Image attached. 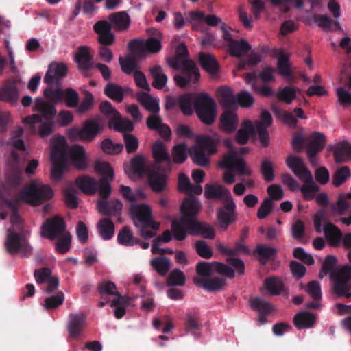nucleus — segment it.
<instances>
[{
	"instance_id": "052dcab7",
	"label": "nucleus",
	"mask_w": 351,
	"mask_h": 351,
	"mask_svg": "<svg viewBox=\"0 0 351 351\" xmlns=\"http://www.w3.org/2000/svg\"><path fill=\"white\" fill-rule=\"evenodd\" d=\"M271 110L286 125L295 126L298 122L297 119L291 112L287 111H281L276 106H272Z\"/></svg>"
},
{
	"instance_id": "7ed1b4c3",
	"label": "nucleus",
	"mask_w": 351,
	"mask_h": 351,
	"mask_svg": "<svg viewBox=\"0 0 351 351\" xmlns=\"http://www.w3.org/2000/svg\"><path fill=\"white\" fill-rule=\"evenodd\" d=\"M33 109L38 114L25 117L23 123L34 132L36 131V125L39 124L38 133L40 136L43 138L49 136L53 130V119L57 114L55 106L38 97L34 101Z\"/></svg>"
},
{
	"instance_id": "ea45409f",
	"label": "nucleus",
	"mask_w": 351,
	"mask_h": 351,
	"mask_svg": "<svg viewBox=\"0 0 351 351\" xmlns=\"http://www.w3.org/2000/svg\"><path fill=\"white\" fill-rule=\"evenodd\" d=\"M199 62L202 67L210 75L214 76L218 71L219 66L215 58L209 53H200Z\"/></svg>"
},
{
	"instance_id": "69168bd1",
	"label": "nucleus",
	"mask_w": 351,
	"mask_h": 351,
	"mask_svg": "<svg viewBox=\"0 0 351 351\" xmlns=\"http://www.w3.org/2000/svg\"><path fill=\"white\" fill-rule=\"evenodd\" d=\"M44 95L55 105L63 100L64 90L60 88L48 87L44 90Z\"/></svg>"
},
{
	"instance_id": "774afa93",
	"label": "nucleus",
	"mask_w": 351,
	"mask_h": 351,
	"mask_svg": "<svg viewBox=\"0 0 351 351\" xmlns=\"http://www.w3.org/2000/svg\"><path fill=\"white\" fill-rule=\"evenodd\" d=\"M64 300V295L62 292H58L54 295L45 298L43 307L47 309L56 308L60 306Z\"/></svg>"
},
{
	"instance_id": "412c9836",
	"label": "nucleus",
	"mask_w": 351,
	"mask_h": 351,
	"mask_svg": "<svg viewBox=\"0 0 351 351\" xmlns=\"http://www.w3.org/2000/svg\"><path fill=\"white\" fill-rule=\"evenodd\" d=\"M239 123V118L236 108L224 109L220 116L219 128L221 130L231 133L236 130Z\"/></svg>"
},
{
	"instance_id": "1a4fd4ad",
	"label": "nucleus",
	"mask_w": 351,
	"mask_h": 351,
	"mask_svg": "<svg viewBox=\"0 0 351 351\" xmlns=\"http://www.w3.org/2000/svg\"><path fill=\"white\" fill-rule=\"evenodd\" d=\"M101 299L98 303L99 307L104 306L110 302L112 307L114 308V315L117 318H121L125 313L126 302L120 295L117 290L116 285L112 282L104 281L99 287Z\"/></svg>"
},
{
	"instance_id": "c85d7f7f",
	"label": "nucleus",
	"mask_w": 351,
	"mask_h": 351,
	"mask_svg": "<svg viewBox=\"0 0 351 351\" xmlns=\"http://www.w3.org/2000/svg\"><path fill=\"white\" fill-rule=\"evenodd\" d=\"M34 277L38 283H46L47 288L46 292L50 293L56 290L59 286V282L56 276H51V270L47 268L38 269L34 271Z\"/></svg>"
},
{
	"instance_id": "c756f323",
	"label": "nucleus",
	"mask_w": 351,
	"mask_h": 351,
	"mask_svg": "<svg viewBox=\"0 0 351 351\" xmlns=\"http://www.w3.org/2000/svg\"><path fill=\"white\" fill-rule=\"evenodd\" d=\"M75 59L81 70L87 71L93 66V56L90 47L87 46H82L77 49Z\"/></svg>"
},
{
	"instance_id": "5701e85b",
	"label": "nucleus",
	"mask_w": 351,
	"mask_h": 351,
	"mask_svg": "<svg viewBox=\"0 0 351 351\" xmlns=\"http://www.w3.org/2000/svg\"><path fill=\"white\" fill-rule=\"evenodd\" d=\"M289 58V54L287 52L282 49H279L276 68L278 73L285 80L292 81L293 80V70Z\"/></svg>"
},
{
	"instance_id": "bb28decb",
	"label": "nucleus",
	"mask_w": 351,
	"mask_h": 351,
	"mask_svg": "<svg viewBox=\"0 0 351 351\" xmlns=\"http://www.w3.org/2000/svg\"><path fill=\"white\" fill-rule=\"evenodd\" d=\"M287 167L300 180L311 178V173L300 157L291 155L286 160Z\"/></svg>"
},
{
	"instance_id": "13d9d810",
	"label": "nucleus",
	"mask_w": 351,
	"mask_h": 351,
	"mask_svg": "<svg viewBox=\"0 0 351 351\" xmlns=\"http://www.w3.org/2000/svg\"><path fill=\"white\" fill-rule=\"evenodd\" d=\"M117 239L120 244L132 246L138 243V239L133 237L132 232L128 228H123L118 234Z\"/></svg>"
},
{
	"instance_id": "4d7b16f0",
	"label": "nucleus",
	"mask_w": 351,
	"mask_h": 351,
	"mask_svg": "<svg viewBox=\"0 0 351 351\" xmlns=\"http://www.w3.org/2000/svg\"><path fill=\"white\" fill-rule=\"evenodd\" d=\"M150 264L158 274L162 276L167 274L171 265L169 259L165 257L153 258Z\"/></svg>"
},
{
	"instance_id": "a19ab883",
	"label": "nucleus",
	"mask_w": 351,
	"mask_h": 351,
	"mask_svg": "<svg viewBox=\"0 0 351 351\" xmlns=\"http://www.w3.org/2000/svg\"><path fill=\"white\" fill-rule=\"evenodd\" d=\"M228 51L232 56L239 58L248 55L251 51V47L246 40H240L231 42Z\"/></svg>"
},
{
	"instance_id": "aec40b11",
	"label": "nucleus",
	"mask_w": 351,
	"mask_h": 351,
	"mask_svg": "<svg viewBox=\"0 0 351 351\" xmlns=\"http://www.w3.org/2000/svg\"><path fill=\"white\" fill-rule=\"evenodd\" d=\"M257 131L258 130L255 122L245 119L242 121L240 128L236 133V141L239 144H245L249 140L256 137Z\"/></svg>"
},
{
	"instance_id": "9d476101",
	"label": "nucleus",
	"mask_w": 351,
	"mask_h": 351,
	"mask_svg": "<svg viewBox=\"0 0 351 351\" xmlns=\"http://www.w3.org/2000/svg\"><path fill=\"white\" fill-rule=\"evenodd\" d=\"M103 130L101 119L96 117L86 120L82 128L73 127L67 130L69 138L73 141L90 142Z\"/></svg>"
},
{
	"instance_id": "473e14b6",
	"label": "nucleus",
	"mask_w": 351,
	"mask_h": 351,
	"mask_svg": "<svg viewBox=\"0 0 351 351\" xmlns=\"http://www.w3.org/2000/svg\"><path fill=\"white\" fill-rule=\"evenodd\" d=\"M110 25L116 31L127 30L130 25V17L125 12L112 14L109 17Z\"/></svg>"
},
{
	"instance_id": "39448f33",
	"label": "nucleus",
	"mask_w": 351,
	"mask_h": 351,
	"mask_svg": "<svg viewBox=\"0 0 351 351\" xmlns=\"http://www.w3.org/2000/svg\"><path fill=\"white\" fill-rule=\"evenodd\" d=\"M202 205L200 202L193 197L184 199L180 206L181 218L173 220L171 223V232L174 238L182 241L186 237V222L197 220L196 215L200 212Z\"/></svg>"
},
{
	"instance_id": "3c124183",
	"label": "nucleus",
	"mask_w": 351,
	"mask_h": 351,
	"mask_svg": "<svg viewBox=\"0 0 351 351\" xmlns=\"http://www.w3.org/2000/svg\"><path fill=\"white\" fill-rule=\"evenodd\" d=\"M106 95L111 99L121 102L123 99L124 90L122 87L113 83H108L105 88Z\"/></svg>"
},
{
	"instance_id": "a211bd4d",
	"label": "nucleus",
	"mask_w": 351,
	"mask_h": 351,
	"mask_svg": "<svg viewBox=\"0 0 351 351\" xmlns=\"http://www.w3.org/2000/svg\"><path fill=\"white\" fill-rule=\"evenodd\" d=\"M66 225L60 217H54L47 220L42 226L41 236L51 240H54L64 232Z\"/></svg>"
},
{
	"instance_id": "f257e3e1",
	"label": "nucleus",
	"mask_w": 351,
	"mask_h": 351,
	"mask_svg": "<svg viewBox=\"0 0 351 351\" xmlns=\"http://www.w3.org/2000/svg\"><path fill=\"white\" fill-rule=\"evenodd\" d=\"M17 162L18 157L12 152L7 163L8 173L5 183H0V219L5 217L4 210L8 209L11 213V227L8 230L5 241L7 251L27 256L32 250L27 241L29 232L24 228L15 208L21 202L38 206L43 200L52 198L53 193L49 186L34 180L16 194V189L22 181V173L15 166Z\"/></svg>"
},
{
	"instance_id": "37998d69",
	"label": "nucleus",
	"mask_w": 351,
	"mask_h": 351,
	"mask_svg": "<svg viewBox=\"0 0 351 351\" xmlns=\"http://www.w3.org/2000/svg\"><path fill=\"white\" fill-rule=\"evenodd\" d=\"M300 91V88L287 86L279 90L276 94L278 99L287 104H291L297 97V94Z\"/></svg>"
},
{
	"instance_id": "4468645a",
	"label": "nucleus",
	"mask_w": 351,
	"mask_h": 351,
	"mask_svg": "<svg viewBox=\"0 0 351 351\" xmlns=\"http://www.w3.org/2000/svg\"><path fill=\"white\" fill-rule=\"evenodd\" d=\"M68 166L78 170H86L90 165V158L85 148L80 145L71 147L66 156Z\"/></svg>"
},
{
	"instance_id": "c03bdc74",
	"label": "nucleus",
	"mask_w": 351,
	"mask_h": 351,
	"mask_svg": "<svg viewBox=\"0 0 351 351\" xmlns=\"http://www.w3.org/2000/svg\"><path fill=\"white\" fill-rule=\"evenodd\" d=\"M150 74L153 78L152 85L158 89H162L167 82V77L163 73L162 68L155 65L150 68Z\"/></svg>"
},
{
	"instance_id": "bf43d9fd",
	"label": "nucleus",
	"mask_w": 351,
	"mask_h": 351,
	"mask_svg": "<svg viewBox=\"0 0 351 351\" xmlns=\"http://www.w3.org/2000/svg\"><path fill=\"white\" fill-rule=\"evenodd\" d=\"M182 69L186 72L187 76H183L180 75H176L174 77V80L178 86L182 88H186L190 86L193 82H195L196 81L199 80V77L197 80L194 79V75L193 74L191 68L188 67Z\"/></svg>"
},
{
	"instance_id": "f03ea898",
	"label": "nucleus",
	"mask_w": 351,
	"mask_h": 351,
	"mask_svg": "<svg viewBox=\"0 0 351 351\" xmlns=\"http://www.w3.org/2000/svg\"><path fill=\"white\" fill-rule=\"evenodd\" d=\"M120 193L123 197L132 202L130 205V214L134 225L139 230L140 234L145 239L155 237L156 233L152 230H157L160 223L154 221L152 216V208L146 204H136L137 200L145 199V194L141 191H132L129 186H120Z\"/></svg>"
},
{
	"instance_id": "0e129e2a",
	"label": "nucleus",
	"mask_w": 351,
	"mask_h": 351,
	"mask_svg": "<svg viewBox=\"0 0 351 351\" xmlns=\"http://www.w3.org/2000/svg\"><path fill=\"white\" fill-rule=\"evenodd\" d=\"M57 239L56 250L60 254H65L71 247V236L70 233L65 231Z\"/></svg>"
},
{
	"instance_id": "6e6552de",
	"label": "nucleus",
	"mask_w": 351,
	"mask_h": 351,
	"mask_svg": "<svg viewBox=\"0 0 351 351\" xmlns=\"http://www.w3.org/2000/svg\"><path fill=\"white\" fill-rule=\"evenodd\" d=\"M51 156L53 163L51 169V178L58 180L61 178L64 171L69 169L66 159V142L62 136H57L51 140Z\"/></svg>"
},
{
	"instance_id": "423d86ee",
	"label": "nucleus",
	"mask_w": 351,
	"mask_h": 351,
	"mask_svg": "<svg viewBox=\"0 0 351 351\" xmlns=\"http://www.w3.org/2000/svg\"><path fill=\"white\" fill-rule=\"evenodd\" d=\"M219 141L217 134L212 136H199L196 138V145L189 149L190 156L194 163L199 166L209 164L208 156L216 152V144Z\"/></svg>"
},
{
	"instance_id": "dca6fc26",
	"label": "nucleus",
	"mask_w": 351,
	"mask_h": 351,
	"mask_svg": "<svg viewBox=\"0 0 351 351\" xmlns=\"http://www.w3.org/2000/svg\"><path fill=\"white\" fill-rule=\"evenodd\" d=\"M217 219L223 230L237 220L236 204L233 197L225 201L224 206L217 210Z\"/></svg>"
},
{
	"instance_id": "8fccbe9b",
	"label": "nucleus",
	"mask_w": 351,
	"mask_h": 351,
	"mask_svg": "<svg viewBox=\"0 0 351 351\" xmlns=\"http://www.w3.org/2000/svg\"><path fill=\"white\" fill-rule=\"evenodd\" d=\"M195 98L192 95H184L178 99L179 106L185 115H191L195 109Z\"/></svg>"
},
{
	"instance_id": "b1692460",
	"label": "nucleus",
	"mask_w": 351,
	"mask_h": 351,
	"mask_svg": "<svg viewBox=\"0 0 351 351\" xmlns=\"http://www.w3.org/2000/svg\"><path fill=\"white\" fill-rule=\"evenodd\" d=\"M326 145V137L324 134L319 132L312 133L308 138V147L307 149L308 156L311 163L315 165L314 159L315 154L322 150Z\"/></svg>"
},
{
	"instance_id": "79ce46f5",
	"label": "nucleus",
	"mask_w": 351,
	"mask_h": 351,
	"mask_svg": "<svg viewBox=\"0 0 351 351\" xmlns=\"http://www.w3.org/2000/svg\"><path fill=\"white\" fill-rule=\"evenodd\" d=\"M148 180L152 189L159 193L163 191L166 186L167 176L165 174L151 171L148 173Z\"/></svg>"
},
{
	"instance_id": "58836bf2",
	"label": "nucleus",
	"mask_w": 351,
	"mask_h": 351,
	"mask_svg": "<svg viewBox=\"0 0 351 351\" xmlns=\"http://www.w3.org/2000/svg\"><path fill=\"white\" fill-rule=\"evenodd\" d=\"M85 325V317L83 315L71 314L69 316L68 329L70 336L77 337Z\"/></svg>"
},
{
	"instance_id": "9b49d317",
	"label": "nucleus",
	"mask_w": 351,
	"mask_h": 351,
	"mask_svg": "<svg viewBox=\"0 0 351 351\" xmlns=\"http://www.w3.org/2000/svg\"><path fill=\"white\" fill-rule=\"evenodd\" d=\"M195 110L202 123L206 125L214 123L217 116V104L208 94L201 93L195 97Z\"/></svg>"
},
{
	"instance_id": "ddd939ff",
	"label": "nucleus",
	"mask_w": 351,
	"mask_h": 351,
	"mask_svg": "<svg viewBox=\"0 0 351 351\" xmlns=\"http://www.w3.org/2000/svg\"><path fill=\"white\" fill-rule=\"evenodd\" d=\"M168 64L174 69L191 68L194 79L200 77L198 69L195 66L193 62L187 59V49L184 44L180 45L176 48L175 57L167 60Z\"/></svg>"
},
{
	"instance_id": "20e7f679",
	"label": "nucleus",
	"mask_w": 351,
	"mask_h": 351,
	"mask_svg": "<svg viewBox=\"0 0 351 351\" xmlns=\"http://www.w3.org/2000/svg\"><path fill=\"white\" fill-rule=\"evenodd\" d=\"M336 263L337 258L335 256H327L323 263L319 278H322L329 274L335 293L349 298L351 296V265L345 264L332 270Z\"/></svg>"
},
{
	"instance_id": "a878e982",
	"label": "nucleus",
	"mask_w": 351,
	"mask_h": 351,
	"mask_svg": "<svg viewBox=\"0 0 351 351\" xmlns=\"http://www.w3.org/2000/svg\"><path fill=\"white\" fill-rule=\"evenodd\" d=\"M67 65L64 62H52L48 67L47 72L44 77L47 84L56 83L60 79L67 75Z\"/></svg>"
},
{
	"instance_id": "864d4df0",
	"label": "nucleus",
	"mask_w": 351,
	"mask_h": 351,
	"mask_svg": "<svg viewBox=\"0 0 351 351\" xmlns=\"http://www.w3.org/2000/svg\"><path fill=\"white\" fill-rule=\"evenodd\" d=\"M315 322V316L308 313H300L295 316L294 322L298 328L311 327Z\"/></svg>"
},
{
	"instance_id": "e2e57ef3",
	"label": "nucleus",
	"mask_w": 351,
	"mask_h": 351,
	"mask_svg": "<svg viewBox=\"0 0 351 351\" xmlns=\"http://www.w3.org/2000/svg\"><path fill=\"white\" fill-rule=\"evenodd\" d=\"M186 281V276L179 269H173L167 279V285L169 286H183Z\"/></svg>"
},
{
	"instance_id": "f704fd0d",
	"label": "nucleus",
	"mask_w": 351,
	"mask_h": 351,
	"mask_svg": "<svg viewBox=\"0 0 351 351\" xmlns=\"http://www.w3.org/2000/svg\"><path fill=\"white\" fill-rule=\"evenodd\" d=\"M334 157L337 163L351 160V145L347 142H341L334 147Z\"/></svg>"
},
{
	"instance_id": "f3484780",
	"label": "nucleus",
	"mask_w": 351,
	"mask_h": 351,
	"mask_svg": "<svg viewBox=\"0 0 351 351\" xmlns=\"http://www.w3.org/2000/svg\"><path fill=\"white\" fill-rule=\"evenodd\" d=\"M124 170L132 179L143 178L145 175L148 176L149 172H151L146 165L145 156L141 154L136 155L130 161L125 163Z\"/></svg>"
},
{
	"instance_id": "2eb2a0df",
	"label": "nucleus",
	"mask_w": 351,
	"mask_h": 351,
	"mask_svg": "<svg viewBox=\"0 0 351 351\" xmlns=\"http://www.w3.org/2000/svg\"><path fill=\"white\" fill-rule=\"evenodd\" d=\"M196 271L197 274L202 277H208L215 273H218L228 278H233L234 276V272L232 269L218 262H201L197 264Z\"/></svg>"
},
{
	"instance_id": "f8f14e48",
	"label": "nucleus",
	"mask_w": 351,
	"mask_h": 351,
	"mask_svg": "<svg viewBox=\"0 0 351 351\" xmlns=\"http://www.w3.org/2000/svg\"><path fill=\"white\" fill-rule=\"evenodd\" d=\"M325 221V217L322 211L318 212L314 217V226L315 230L320 233L324 232L326 239L332 247H339L341 241V230L335 225L330 223H323Z\"/></svg>"
},
{
	"instance_id": "2f4dec72",
	"label": "nucleus",
	"mask_w": 351,
	"mask_h": 351,
	"mask_svg": "<svg viewBox=\"0 0 351 351\" xmlns=\"http://www.w3.org/2000/svg\"><path fill=\"white\" fill-rule=\"evenodd\" d=\"M204 195L208 199L219 198L224 202L232 197L230 191L220 184H206Z\"/></svg>"
},
{
	"instance_id": "72a5a7b5",
	"label": "nucleus",
	"mask_w": 351,
	"mask_h": 351,
	"mask_svg": "<svg viewBox=\"0 0 351 351\" xmlns=\"http://www.w3.org/2000/svg\"><path fill=\"white\" fill-rule=\"evenodd\" d=\"M75 184L83 193L87 195L95 194L98 189V184L95 178L88 176H82L75 180Z\"/></svg>"
},
{
	"instance_id": "6ab92c4d",
	"label": "nucleus",
	"mask_w": 351,
	"mask_h": 351,
	"mask_svg": "<svg viewBox=\"0 0 351 351\" xmlns=\"http://www.w3.org/2000/svg\"><path fill=\"white\" fill-rule=\"evenodd\" d=\"M154 35L156 37L149 38L147 40H136L134 43L138 52L143 53H156L161 50L162 34L156 29H154Z\"/></svg>"
},
{
	"instance_id": "a18cd8bd",
	"label": "nucleus",
	"mask_w": 351,
	"mask_h": 351,
	"mask_svg": "<svg viewBox=\"0 0 351 351\" xmlns=\"http://www.w3.org/2000/svg\"><path fill=\"white\" fill-rule=\"evenodd\" d=\"M152 153L156 162L169 160V155L166 146L160 141L154 142L152 147Z\"/></svg>"
},
{
	"instance_id": "e433bc0d",
	"label": "nucleus",
	"mask_w": 351,
	"mask_h": 351,
	"mask_svg": "<svg viewBox=\"0 0 351 351\" xmlns=\"http://www.w3.org/2000/svg\"><path fill=\"white\" fill-rule=\"evenodd\" d=\"M217 97L224 109L232 108L236 104V97L232 90L227 86H223L217 89Z\"/></svg>"
},
{
	"instance_id": "09e8293b",
	"label": "nucleus",
	"mask_w": 351,
	"mask_h": 351,
	"mask_svg": "<svg viewBox=\"0 0 351 351\" xmlns=\"http://www.w3.org/2000/svg\"><path fill=\"white\" fill-rule=\"evenodd\" d=\"M303 183V186L300 188L304 197L306 199H312L315 197V194L319 190L318 186L313 181V176L310 179L300 180Z\"/></svg>"
},
{
	"instance_id": "680f3d73",
	"label": "nucleus",
	"mask_w": 351,
	"mask_h": 351,
	"mask_svg": "<svg viewBox=\"0 0 351 351\" xmlns=\"http://www.w3.org/2000/svg\"><path fill=\"white\" fill-rule=\"evenodd\" d=\"M1 100L15 104L18 100V90L15 86H5L0 90Z\"/></svg>"
},
{
	"instance_id": "0eeeda50",
	"label": "nucleus",
	"mask_w": 351,
	"mask_h": 351,
	"mask_svg": "<svg viewBox=\"0 0 351 351\" xmlns=\"http://www.w3.org/2000/svg\"><path fill=\"white\" fill-rule=\"evenodd\" d=\"M218 165L221 169L224 170L223 181L229 184L235 181V176L230 171V170L235 171L240 176H250L252 173L250 167L244 160L232 149L224 155Z\"/></svg>"
},
{
	"instance_id": "4c0bfd02",
	"label": "nucleus",
	"mask_w": 351,
	"mask_h": 351,
	"mask_svg": "<svg viewBox=\"0 0 351 351\" xmlns=\"http://www.w3.org/2000/svg\"><path fill=\"white\" fill-rule=\"evenodd\" d=\"M194 283L199 287L204 288L208 291H217L223 287L226 283L224 279L221 278H213L203 280L199 277L193 279Z\"/></svg>"
},
{
	"instance_id": "de8ad7c7",
	"label": "nucleus",
	"mask_w": 351,
	"mask_h": 351,
	"mask_svg": "<svg viewBox=\"0 0 351 351\" xmlns=\"http://www.w3.org/2000/svg\"><path fill=\"white\" fill-rule=\"evenodd\" d=\"M264 286L271 295H278L284 291L282 280L278 277H269L265 280Z\"/></svg>"
},
{
	"instance_id": "7c9ffc66",
	"label": "nucleus",
	"mask_w": 351,
	"mask_h": 351,
	"mask_svg": "<svg viewBox=\"0 0 351 351\" xmlns=\"http://www.w3.org/2000/svg\"><path fill=\"white\" fill-rule=\"evenodd\" d=\"M136 99L145 109L151 114L159 113L160 110L159 99L144 92L138 93Z\"/></svg>"
},
{
	"instance_id": "603ef678",
	"label": "nucleus",
	"mask_w": 351,
	"mask_h": 351,
	"mask_svg": "<svg viewBox=\"0 0 351 351\" xmlns=\"http://www.w3.org/2000/svg\"><path fill=\"white\" fill-rule=\"evenodd\" d=\"M100 110L101 113L108 119V125H110L112 122L115 121L119 118L120 113L108 101L101 102L100 104Z\"/></svg>"
},
{
	"instance_id": "5fc2aeb1",
	"label": "nucleus",
	"mask_w": 351,
	"mask_h": 351,
	"mask_svg": "<svg viewBox=\"0 0 351 351\" xmlns=\"http://www.w3.org/2000/svg\"><path fill=\"white\" fill-rule=\"evenodd\" d=\"M109 127L116 131L120 132L125 134H126L127 132H130L133 130L134 124L128 119L121 117L120 114L119 118L117 119V120H116L115 121L112 122Z\"/></svg>"
},
{
	"instance_id": "49530a36",
	"label": "nucleus",
	"mask_w": 351,
	"mask_h": 351,
	"mask_svg": "<svg viewBox=\"0 0 351 351\" xmlns=\"http://www.w3.org/2000/svg\"><path fill=\"white\" fill-rule=\"evenodd\" d=\"M94 170L95 173L99 176L109 179L113 180L114 171L110 165L105 160L97 159L94 164Z\"/></svg>"
},
{
	"instance_id": "393cba45",
	"label": "nucleus",
	"mask_w": 351,
	"mask_h": 351,
	"mask_svg": "<svg viewBox=\"0 0 351 351\" xmlns=\"http://www.w3.org/2000/svg\"><path fill=\"white\" fill-rule=\"evenodd\" d=\"M93 29L98 35V41L104 45H111L114 42V35L111 32V26L108 21L97 22Z\"/></svg>"
},
{
	"instance_id": "c9c22d12",
	"label": "nucleus",
	"mask_w": 351,
	"mask_h": 351,
	"mask_svg": "<svg viewBox=\"0 0 351 351\" xmlns=\"http://www.w3.org/2000/svg\"><path fill=\"white\" fill-rule=\"evenodd\" d=\"M178 189L180 192L189 195H199L202 193V187L200 185L193 186L189 177L184 173L179 175Z\"/></svg>"
},
{
	"instance_id": "338daca9",
	"label": "nucleus",
	"mask_w": 351,
	"mask_h": 351,
	"mask_svg": "<svg viewBox=\"0 0 351 351\" xmlns=\"http://www.w3.org/2000/svg\"><path fill=\"white\" fill-rule=\"evenodd\" d=\"M351 176V172L348 167L343 166L338 169L333 176V184L339 186Z\"/></svg>"
},
{
	"instance_id": "cd10ccee",
	"label": "nucleus",
	"mask_w": 351,
	"mask_h": 351,
	"mask_svg": "<svg viewBox=\"0 0 351 351\" xmlns=\"http://www.w3.org/2000/svg\"><path fill=\"white\" fill-rule=\"evenodd\" d=\"M186 234H200L205 238L213 239L215 237L213 228L207 223H202L198 220H192L186 222Z\"/></svg>"
},
{
	"instance_id": "6e6d98bb",
	"label": "nucleus",
	"mask_w": 351,
	"mask_h": 351,
	"mask_svg": "<svg viewBox=\"0 0 351 351\" xmlns=\"http://www.w3.org/2000/svg\"><path fill=\"white\" fill-rule=\"evenodd\" d=\"M97 228L100 236L104 239H109L114 234V225L111 221L104 219L97 223Z\"/></svg>"
},
{
	"instance_id": "4be33fe9",
	"label": "nucleus",
	"mask_w": 351,
	"mask_h": 351,
	"mask_svg": "<svg viewBox=\"0 0 351 351\" xmlns=\"http://www.w3.org/2000/svg\"><path fill=\"white\" fill-rule=\"evenodd\" d=\"M158 114H152L149 116L146 119V125L149 129L157 131L162 138L168 140L171 135V129L167 124L162 123V118Z\"/></svg>"
}]
</instances>
